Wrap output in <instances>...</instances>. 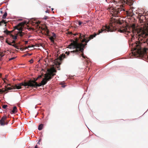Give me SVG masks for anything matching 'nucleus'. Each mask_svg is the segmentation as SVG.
<instances>
[{
	"label": "nucleus",
	"mask_w": 148,
	"mask_h": 148,
	"mask_svg": "<svg viewBox=\"0 0 148 148\" xmlns=\"http://www.w3.org/2000/svg\"><path fill=\"white\" fill-rule=\"evenodd\" d=\"M124 11V9L121 8L120 6L119 7H116L113 10L112 12L113 13H112V15L114 17H118L120 14V12Z\"/></svg>",
	"instance_id": "6e6552de"
},
{
	"label": "nucleus",
	"mask_w": 148,
	"mask_h": 148,
	"mask_svg": "<svg viewBox=\"0 0 148 148\" xmlns=\"http://www.w3.org/2000/svg\"><path fill=\"white\" fill-rule=\"evenodd\" d=\"M6 88L4 89L5 92L9 90H11L13 89H15L14 86H12L11 87H6Z\"/></svg>",
	"instance_id": "f3484780"
},
{
	"label": "nucleus",
	"mask_w": 148,
	"mask_h": 148,
	"mask_svg": "<svg viewBox=\"0 0 148 148\" xmlns=\"http://www.w3.org/2000/svg\"><path fill=\"white\" fill-rule=\"evenodd\" d=\"M7 106H8L7 105H4L2 106V108L4 109H6Z\"/></svg>",
	"instance_id": "a878e982"
},
{
	"label": "nucleus",
	"mask_w": 148,
	"mask_h": 148,
	"mask_svg": "<svg viewBox=\"0 0 148 148\" xmlns=\"http://www.w3.org/2000/svg\"><path fill=\"white\" fill-rule=\"evenodd\" d=\"M82 23L81 21H79L78 22V25H80L82 24Z\"/></svg>",
	"instance_id": "72a5a7b5"
},
{
	"label": "nucleus",
	"mask_w": 148,
	"mask_h": 148,
	"mask_svg": "<svg viewBox=\"0 0 148 148\" xmlns=\"http://www.w3.org/2000/svg\"><path fill=\"white\" fill-rule=\"evenodd\" d=\"M121 3L123 4L126 3L130 6L132 5L133 3L132 1L131 0H122Z\"/></svg>",
	"instance_id": "ddd939ff"
},
{
	"label": "nucleus",
	"mask_w": 148,
	"mask_h": 148,
	"mask_svg": "<svg viewBox=\"0 0 148 148\" xmlns=\"http://www.w3.org/2000/svg\"><path fill=\"white\" fill-rule=\"evenodd\" d=\"M75 53L76 54V52H74L73 53V52H72V51H71V52H69H69H67L66 51V52H65V53L67 55V56H68L69 55V54L70 53Z\"/></svg>",
	"instance_id": "393cba45"
},
{
	"label": "nucleus",
	"mask_w": 148,
	"mask_h": 148,
	"mask_svg": "<svg viewBox=\"0 0 148 148\" xmlns=\"http://www.w3.org/2000/svg\"><path fill=\"white\" fill-rule=\"evenodd\" d=\"M12 46L14 47H15L16 48H17V46L15 44L12 45Z\"/></svg>",
	"instance_id": "c756f323"
},
{
	"label": "nucleus",
	"mask_w": 148,
	"mask_h": 148,
	"mask_svg": "<svg viewBox=\"0 0 148 148\" xmlns=\"http://www.w3.org/2000/svg\"><path fill=\"white\" fill-rule=\"evenodd\" d=\"M8 44L9 45H12V44H11V43L10 42H9V43H8Z\"/></svg>",
	"instance_id": "ea45409f"
},
{
	"label": "nucleus",
	"mask_w": 148,
	"mask_h": 148,
	"mask_svg": "<svg viewBox=\"0 0 148 148\" xmlns=\"http://www.w3.org/2000/svg\"><path fill=\"white\" fill-rule=\"evenodd\" d=\"M27 42H28V41H25V43L26 44L27 43Z\"/></svg>",
	"instance_id": "a18cd8bd"
},
{
	"label": "nucleus",
	"mask_w": 148,
	"mask_h": 148,
	"mask_svg": "<svg viewBox=\"0 0 148 148\" xmlns=\"http://www.w3.org/2000/svg\"><path fill=\"white\" fill-rule=\"evenodd\" d=\"M14 30H13L12 31H8V30H5L3 32L5 34H6L7 35L10 34V36L12 37V38L14 39V40H16L17 38V35H16H16L15 36H14V35H12V34H11V33Z\"/></svg>",
	"instance_id": "f8f14e48"
},
{
	"label": "nucleus",
	"mask_w": 148,
	"mask_h": 148,
	"mask_svg": "<svg viewBox=\"0 0 148 148\" xmlns=\"http://www.w3.org/2000/svg\"><path fill=\"white\" fill-rule=\"evenodd\" d=\"M15 43V40H13L12 41V42H11V43H14V44Z\"/></svg>",
	"instance_id": "4c0bfd02"
},
{
	"label": "nucleus",
	"mask_w": 148,
	"mask_h": 148,
	"mask_svg": "<svg viewBox=\"0 0 148 148\" xmlns=\"http://www.w3.org/2000/svg\"><path fill=\"white\" fill-rule=\"evenodd\" d=\"M22 86V85H21V83H20V84H16L15 86H14V87L15 89L16 88L17 89H19L21 88Z\"/></svg>",
	"instance_id": "2eb2a0df"
},
{
	"label": "nucleus",
	"mask_w": 148,
	"mask_h": 148,
	"mask_svg": "<svg viewBox=\"0 0 148 148\" xmlns=\"http://www.w3.org/2000/svg\"><path fill=\"white\" fill-rule=\"evenodd\" d=\"M28 54L27 55H28L29 56H31L32 55V54Z\"/></svg>",
	"instance_id": "37998d69"
},
{
	"label": "nucleus",
	"mask_w": 148,
	"mask_h": 148,
	"mask_svg": "<svg viewBox=\"0 0 148 148\" xmlns=\"http://www.w3.org/2000/svg\"><path fill=\"white\" fill-rule=\"evenodd\" d=\"M118 31L121 33H123L127 35L130 33L131 32L133 34H136V33H139L134 23H131L130 25L126 24V23L124 24L120 27Z\"/></svg>",
	"instance_id": "7ed1b4c3"
},
{
	"label": "nucleus",
	"mask_w": 148,
	"mask_h": 148,
	"mask_svg": "<svg viewBox=\"0 0 148 148\" xmlns=\"http://www.w3.org/2000/svg\"><path fill=\"white\" fill-rule=\"evenodd\" d=\"M56 34H54V33H53L52 36H53V38H54V37L55 38L56 37Z\"/></svg>",
	"instance_id": "c85d7f7f"
},
{
	"label": "nucleus",
	"mask_w": 148,
	"mask_h": 148,
	"mask_svg": "<svg viewBox=\"0 0 148 148\" xmlns=\"http://www.w3.org/2000/svg\"><path fill=\"white\" fill-rule=\"evenodd\" d=\"M15 58L14 57H13V58H11L9 60H12L14 59Z\"/></svg>",
	"instance_id": "f704fd0d"
},
{
	"label": "nucleus",
	"mask_w": 148,
	"mask_h": 148,
	"mask_svg": "<svg viewBox=\"0 0 148 148\" xmlns=\"http://www.w3.org/2000/svg\"><path fill=\"white\" fill-rule=\"evenodd\" d=\"M48 73L45 74V76L47 79V81H48L51 79L54 76L56 75L55 73H54L56 72L57 71L54 69H50L47 70Z\"/></svg>",
	"instance_id": "39448f33"
},
{
	"label": "nucleus",
	"mask_w": 148,
	"mask_h": 148,
	"mask_svg": "<svg viewBox=\"0 0 148 148\" xmlns=\"http://www.w3.org/2000/svg\"><path fill=\"white\" fill-rule=\"evenodd\" d=\"M123 23V21L120 18H113L111 20V22L108 25H107L106 26L103 27L99 31L98 33L97 34L95 33L93 34L90 35L89 37L86 38L87 39L86 42H88L90 40L93 39L97 35H99L103 31H106L108 32L114 31L116 29L115 27L117 24L122 25Z\"/></svg>",
	"instance_id": "f03ea898"
},
{
	"label": "nucleus",
	"mask_w": 148,
	"mask_h": 148,
	"mask_svg": "<svg viewBox=\"0 0 148 148\" xmlns=\"http://www.w3.org/2000/svg\"><path fill=\"white\" fill-rule=\"evenodd\" d=\"M7 117L6 115L3 116L0 120V125L1 126L7 125L9 121L7 120Z\"/></svg>",
	"instance_id": "1a4fd4ad"
},
{
	"label": "nucleus",
	"mask_w": 148,
	"mask_h": 148,
	"mask_svg": "<svg viewBox=\"0 0 148 148\" xmlns=\"http://www.w3.org/2000/svg\"><path fill=\"white\" fill-rule=\"evenodd\" d=\"M17 112V110L16 107V106H14L13 108V110L10 111V113L11 114H15Z\"/></svg>",
	"instance_id": "4468645a"
},
{
	"label": "nucleus",
	"mask_w": 148,
	"mask_h": 148,
	"mask_svg": "<svg viewBox=\"0 0 148 148\" xmlns=\"http://www.w3.org/2000/svg\"><path fill=\"white\" fill-rule=\"evenodd\" d=\"M41 77H42V76L41 75H39L37 78H38V79L39 78H40Z\"/></svg>",
	"instance_id": "c9c22d12"
},
{
	"label": "nucleus",
	"mask_w": 148,
	"mask_h": 148,
	"mask_svg": "<svg viewBox=\"0 0 148 148\" xmlns=\"http://www.w3.org/2000/svg\"><path fill=\"white\" fill-rule=\"evenodd\" d=\"M41 141V139H40L39 140H38V142L37 143V144H38V145H40V142Z\"/></svg>",
	"instance_id": "473e14b6"
},
{
	"label": "nucleus",
	"mask_w": 148,
	"mask_h": 148,
	"mask_svg": "<svg viewBox=\"0 0 148 148\" xmlns=\"http://www.w3.org/2000/svg\"><path fill=\"white\" fill-rule=\"evenodd\" d=\"M8 86H11V85L10 84H9L8 85Z\"/></svg>",
	"instance_id": "49530a36"
},
{
	"label": "nucleus",
	"mask_w": 148,
	"mask_h": 148,
	"mask_svg": "<svg viewBox=\"0 0 148 148\" xmlns=\"http://www.w3.org/2000/svg\"><path fill=\"white\" fill-rule=\"evenodd\" d=\"M34 148H38V147L37 146V145H36L35 147Z\"/></svg>",
	"instance_id": "58836bf2"
},
{
	"label": "nucleus",
	"mask_w": 148,
	"mask_h": 148,
	"mask_svg": "<svg viewBox=\"0 0 148 148\" xmlns=\"http://www.w3.org/2000/svg\"><path fill=\"white\" fill-rule=\"evenodd\" d=\"M43 124H41L40 125L38 126V130H42L43 127Z\"/></svg>",
	"instance_id": "4be33fe9"
},
{
	"label": "nucleus",
	"mask_w": 148,
	"mask_h": 148,
	"mask_svg": "<svg viewBox=\"0 0 148 148\" xmlns=\"http://www.w3.org/2000/svg\"><path fill=\"white\" fill-rule=\"evenodd\" d=\"M24 24L23 23H21L18 24L16 26H15L14 27V29L13 30H15V29H17L18 30V32H17V34H16L17 35H18L21 37H22L23 35L25 34L24 32H22V27L24 25Z\"/></svg>",
	"instance_id": "0eeeda50"
},
{
	"label": "nucleus",
	"mask_w": 148,
	"mask_h": 148,
	"mask_svg": "<svg viewBox=\"0 0 148 148\" xmlns=\"http://www.w3.org/2000/svg\"><path fill=\"white\" fill-rule=\"evenodd\" d=\"M43 29L45 30V34L47 35L48 36L49 33V31L47 27L46 26L45 27V28H44Z\"/></svg>",
	"instance_id": "dca6fc26"
},
{
	"label": "nucleus",
	"mask_w": 148,
	"mask_h": 148,
	"mask_svg": "<svg viewBox=\"0 0 148 148\" xmlns=\"http://www.w3.org/2000/svg\"><path fill=\"white\" fill-rule=\"evenodd\" d=\"M29 61L30 62V63H33V60L32 59L31 60H29Z\"/></svg>",
	"instance_id": "2f4dec72"
},
{
	"label": "nucleus",
	"mask_w": 148,
	"mask_h": 148,
	"mask_svg": "<svg viewBox=\"0 0 148 148\" xmlns=\"http://www.w3.org/2000/svg\"><path fill=\"white\" fill-rule=\"evenodd\" d=\"M27 48H28V47H25V49H27Z\"/></svg>",
	"instance_id": "c03bdc74"
},
{
	"label": "nucleus",
	"mask_w": 148,
	"mask_h": 148,
	"mask_svg": "<svg viewBox=\"0 0 148 148\" xmlns=\"http://www.w3.org/2000/svg\"><path fill=\"white\" fill-rule=\"evenodd\" d=\"M81 34L80 33H77L75 34H73L72 32H69V34L73 35L74 36H77H77L78 37V38H79V34Z\"/></svg>",
	"instance_id": "a211bd4d"
},
{
	"label": "nucleus",
	"mask_w": 148,
	"mask_h": 148,
	"mask_svg": "<svg viewBox=\"0 0 148 148\" xmlns=\"http://www.w3.org/2000/svg\"><path fill=\"white\" fill-rule=\"evenodd\" d=\"M3 39V37L2 36H0V39L2 40Z\"/></svg>",
	"instance_id": "e433bc0d"
},
{
	"label": "nucleus",
	"mask_w": 148,
	"mask_h": 148,
	"mask_svg": "<svg viewBox=\"0 0 148 148\" xmlns=\"http://www.w3.org/2000/svg\"><path fill=\"white\" fill-rule=\"evenodd\" d=\"M5 92V90H2L0 89V92Z\"/></svg>",
	"instance_id": "7c9ffc66"
},
{
	"label": "nucleus",
	"mask_w": 148,
	"mask_h": 148,
	"mask_svg": "<svg viewBox=\"0 0 148 148\" xmlns=\"http://www.w3.org/2000/svg\"><path fill=\"white\" fill-rule=\"evenodd\" d=\"M145 14L144 12H140L138 13V18L139 17H140L142 16H143Z\"/></svg>",
	"instance_id": "412c9836"
},
{
	"label": "nucleus",
	"mask_w": 148,
	"mask_h": 148,
	"mask_svg": "<svg viewBox=\"0 0 148 148\" xmlns=\"http://www.w3.org/2000/svg\"><path fill=\"white\" fill-rule=\"evenodd\" d=\"M49 39L50 40L51 42H52L53 43L54 42V38H53V36H50L49 38Z\"/></svg>",
	"instance_id": "5701e85b"
},
{
	"label": "nucleus",
	"mask_w": 148,
	"mask_h": 148,
	"mask_svg": "<svg viewBox=\"0 0 148 148\" xmlns=\"http://www.w3.org/2000/svg\"><path fill=\"white\" fill-rule=\"evenodd\" d=\"M6 22L4 20H2L0 22V26L2 25L3 24H5V26H6Z\"/></svg>",
	"instance_id": "aec40b11"
},
{
	"label": "nucleus",
	"mask_w": 148,
	"mask_h": 148,
	"mask_svg": "<svg viewBox=\"0 0 148 148\" xmlns=\"http://www.w3.org/2000/svg\"><path fill=\"white\" fill-rule=\"evenodd\" d=\"M6 42L8 44V43H9V42L7 40L6 41Z\"/></svg>",
	"instance_id": "79ce46f5"
},
{
	"label": "nucleus",
	"mask_w": 148,
	"mask_h": 148,
	"mask_svg": "<svg viewBox=\"0 0 148 148\" xmlns=\"http://www.w3.org/2000/svg\"><path fill=\"white\" fill-rule=\"evenodd\" d=\"M65 55H61L57 59H58L60 60H62L63 59V58H65Z\"/></svg>",
	"instance_id": "6ab92c4d"
},
{
	"label": "nucleus",
	"mask_w": 148,
	"mask_h": 148,
	"mask_svg": "<svg viewBox=\"0 0 148 148\" xmlns=\"http://www.w3.org/2000/svg\"><path fill=\"white\" fill-rule=\"evenodd\" d=\"M28 54H24L23 56H26Z\"/></svg>",
	"instance_id": "a19ab883"
},
{
	"label": "nucleus",
	"mask_w": 148,
	"mask_h": 148,
	"mask_svg": "<svg viewBox=\"0 0 148 148\" xmlns=\"http://www.w3.org/2000/svg\"><path fill=\"white\" fill-rule=\"evenodd\" d=\"M148 18V16L146 15L145 14L143 16H142L140 17H139L138 18L140 23H145L147 21Z\"/></svg>",
	"instance_id": "9d476101"
},
{
	"label": "nucleus",
	"mask_w": 148,
	"mask_h": 148,
	"mask_svg": "<svg viewBox=\"0 0 148 148\" xmlns=\"http://www.w3.org/2000/svg\"><path fill=\"white\" fill-rule=\"evenodd\" d=\"M38 79V78H37L35 79L34 78V80H30V81H31V83L34 85L33 87H36L37 86H40L42 85H44L45 84L48 82L46 78V77H45V78L43 79L40 83L38 84L37 82H36V81H37Z\"/></svg>",
	"instance_id": "423d86ee"
},
{
	"label": "nucleus",
	"mask_w": 148,
	"mask_h": 148,
	"mask_svg": "<svg viewBox=\"0 0 148 148\" xmlns=\"http://www.w3.org/2000/svg\"><path fill=\"white\" fill-rule=\"evenodd\" d=\"M136 41V42L133 44L134 51V54H138L139 56H142L143 53V49L141 47L142 42L140 41Z\"/></svg>",
	"instance_id": "20e7f679"
},
{
	"label": "nucleus",
	"mask_w": 148,
	"mask_h": 148,
	"mask_svg": "<svg viewBox=\"0 0 148 148\" xmlns=\"http://www.w3.org/2000/svg\"><path fill=\"white\" fill-rule=\"evenodd\" d=\"M48 18H49L48 17L46 16H45L43 18V19L45 20H46Z\"/></svg>",
	"instance_id": "bb28decb"
},
{
	"label": "nucleus",
	"mask_w": 148,
	"mask_h": 148,
	"mask_svg": "<svg viewBox=\"0 0 148 148\" xmlns=\"http://www.w3.org/2000/svg\"><path fill=\"white\" fill-rule=\"evenodd\" d=\"M144 35V33L143 34L141 33V34H139V36H142L143 37V36L144 37L145 36V35L144 36H143Z\"/></svg>",
	"instance_id": "cd10ccee"
},
{
	"label": "nucleus",
	"mask_w": 148,
	"mask_h": 148,
	"mask_svg": "<svg viewBox=\"0 0 148 148\" xmlns=\"http://www.w3.org/2000/svg\"><path fill=\"white\" fill-rule=\"evenodd\" d=\"M46 12H48V11H46Z\"/></svg>",
	"instance_id": "09e8293b"
},
{
	"label": "nucleus",
	"mask_w": 148,
	"mask_h": 148,
	"mask_svg": "<svg viewBox=\"0 0 148 148\" xmlns=\"http://www.w3.org/2000/svg\"><path fill=\"white\" fill-rule=\"evenodd\" d=\"M75 40H72L71 41L72 42L68 46V48H71L73 47L75 49V50L73 51L72 52L76 53V54H79L80 52L82 53L81 56L84 58H87L84 55V48L87 45L86 42L87 39L86 37V36L81 34H79V38L77 36L74 38Z\"/></svg>",
	"instance_id": "f257e3e1"
},
{
	"label": "nucleus",
	"mask_w": 148,
	"mask_h": 148,
	"mask_svg": "<svg viewBox=\"0 0 148 148\" xmlns=\"http://www.w3.org/2000/svg\"><path fill=\"white\" fill-rule=\"evenodd\" d=\"M7 13L6 12H5L4 13V14L3 15L2 18H6V17L7 16Z\"/></svg>",
	"instance_id": "b1692460"
},
{
	"label": "nucleus",
	"mask_w": 148,
	"mask_h": 148,
	"mask_svg": "<svg viewBox=\"0 0 148 148\" xmlns=\"http://www.w3.org/2000/svg\"><path fill=\"white\" fill-rule=\"evenodd\" d=\"M51 10H52V11H53V9L52 8V9H51Z\"/></svg>",
	"instance_id": "de8ad7c7"
},
{
	"label": "nucleus",
	"mask_w": 148,
	"mask_h": 148,
	"mask_svg": "<svg viewBox=\"0 0 148 148\" xmlns=\"http://www.w3.org/2000/svg\"><path fill=\"white\" fill-rule=\"evenodd\" d=\"M21 85L22 86L25 87L27 86V88H28L29 87H33L34 86V85L31 83V81L30 80L28 82H24L21 83Z\"/></svg>",
	"instance_id": "9b49d317"
}]
</instances>
